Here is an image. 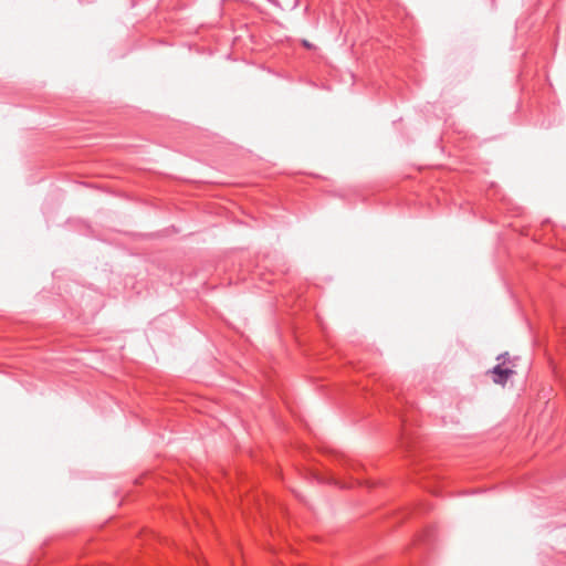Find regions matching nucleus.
Instances as JSON below:
<instances>
[{
	"instance_id": "1",
	"label": "nucleus",
	"mask_w": 566,
	"mask_h": 566,
	"mask_svg": "<svg viewBox=\"0 0 566 566\" xmlns=\"http://www.w3.org/2000/svg\"><path fill=\"white\" fill-rule=\"evenodd\" d=\"M505 360L502 364L495 365L491 373L493 375V381L499 385H505L509 378L514 374V370L509 367H504Z\"/></svg>"
},
{
	"instance_id": "2",
	"label": "nucleus",
	"mask_w": 566,
	"mask_h": 566,
	"mask_svg": "<svg viewBox=\"0 0 566 566\" xmlns=\"http://www.w3.org/2000/svg\"><path fill=\"white\" fill-rule=\"evenodd\" d=\"M506 356H507V353H505V354H501V355H499V356H497V358H496V359H497V360H501L502 358H505Z\"/></svg>"
}]
</instances>
